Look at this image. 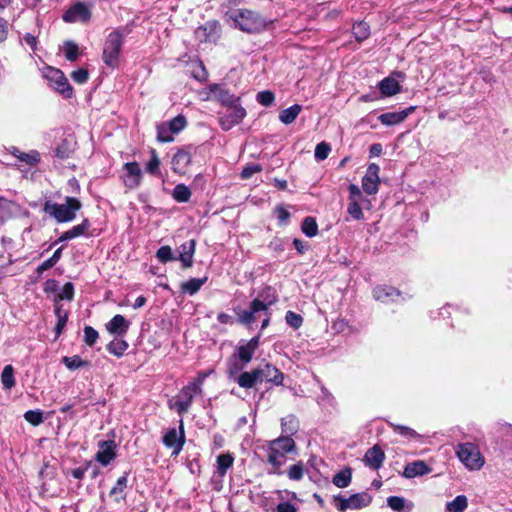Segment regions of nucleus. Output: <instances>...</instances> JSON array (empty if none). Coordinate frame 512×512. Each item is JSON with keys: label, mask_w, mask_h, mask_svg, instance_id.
Listing matches in <instances>:
<instances>
[{"label": "nucleus", "mask_w": 512, "mask_h": 512, "mask_svg": "<svg viewBox=\"0 0 512 512\" xmlns=\"http://www.w3.org/2000/svg\"><path fill=\"white\" fill-rule=\"evenodd\" d=\"M45 77L49 81L51 87H53L65 98H70L72 96V87L70 86L62 71L56 68L48 67L45 71Z\"/></svg>", "instance_id": "obj_13"}, {"label": "nucleus", "mask_w": 512, "mask_h": 512, "mask_svg": "<svg viewBox=\"0 0 512 512\" xmlns=\"http://www.w3.org/2000/svg\"><path fill=\"white\" fill-rule=\"evenodd\" d=\"M191 162V154L184 149H179L172 157L171 168L174 173L185 175L188 172Z\"/></svg>", "instance_id": "obj_20"}, {"label": "nucleus", "mask_w": 512, "mask_h": 512, "mask_svg": "<svg viewBox=\"0 0 512 512\" xmlns=\"http://www.w3.org/2000/svg\"><path fill=\"white\" fill-rule=\"evenodd\" d=\"M282 432L286 433L289 437L293 435L298 429V422L292 415H288L281 420Z\"/></svg>", "instance_id": "obj_43"}, {"label": "nucleus", "mask_w": 512, "mask_h": 512, "mask_svg": "<svg viewBox=\"0 0 512 512\" xmlns=\"http://www.w3.org/2000/svg\"><path fill=\"white\" fill-rule=\"evenodd\" d=\"M305 472L304 464L300 461L287 470V476L290 480L299 481L303 478Z\"/></svg>", "instance_id": "obj_47"}, {"label": "nucleus", "mask_w": 512, "mask_h": 512, "mask_svg": "<svg viewBox=\"0 0 512 512\" xmlns=\"http://www.w3.org/2000/svg\"><path fill=\"white\" fill-rule=\"evenodd\" d=\"M301 111L302 106L294 104L280 112L279 120L285 125L291 124L296 120Z\"/></svg>", "instance_id": "obj_32"}, {"label": "nucleus", "mask_w": 512, "mask_h": 512, "mask_svg": "<svg viewBox=\"0 0 512 512\" xmlns=\"http://www.w3.org/2000/svg\"><path fill=\"white\" fill-rule=\"evenodd\" d=\"M1 382L3 388L10 390L15 386L14 368L12 365H6L1 373Z\"/></svg>", "instance_id": "obj_37"}, {"label": "nucleus", "mask_w": 512, "mask_h": 512, "mask_svg": "<svg viewBox=\"0 0 512 512\" xmlns=\"http://www.w3.org/2000/svg\"><path fill=\"white\" fill-rule=\"evenodd\" d=\"M231 98L232 96L225 93L221 99L223 103H227L229 105L226 112L219 118L220 126L225 131L232 129L246 116V110L238 103V100Z\"/></svg>", "instance_id": "obj_6"}, {"label": "nucleus", "mask_w": 512, "mask_h": 512, "mask_svg": "<svg viewBox=\"0 0 512 512\" xmlns=\"http://www.w3.org/2000/svg\"><path fill=\"white\" fill-rule=\"evenodd\" d=\"M196 241L191 239L185 243H183L179 247V257L182 267L189 268L193 265V256L195 253Z\"/></svg>", "instance_id": "obj_26"}, {"label": "nucleus", "mask_w": 512, "mask_h": 512, "mask_svg": "<svg viewBox=\"0 0 512 512\" xmlns=\"http://www.w3.org/2000/svg\"><path fill=\"white\" fill-rule=\"evenodd\" d=\"M399 82L392 76L386 77L379 83V89L384 96H393L400 92Z\"/></svg>", "instance_id": "obj_30"}, {"label": "nucleus", "mask_w": 512, "mask_h": 512, "mask_svg": "<svg viewBox=\"0 0 512 512\" xmlns=\"http://www.w3.org/2000/svg\"><path fill=\"white\" fill-rule=\"evenodd\" d=\"M197 395H201V393L188 383L176 396L168 401V406L182 416L188 412L194 397Z\"/></svg>", "instance_id": "obj_9"}, {"label": "nucleus", "mask_w": 512, "mask_h": 512, "mask_svg": "<svg viewBox=\"0 0 512 512\" xmlns=\"http://www.w3.org/2000/svg\"><path fill=\"white\" fill-rule=\"evenodd\" d=\"M352 478V473L349 468L341 470L333 477V484L339 488L347 487Z\"/></svg>", "instance_id": "obj_42"}, {"label": "nucleus", "mask_w": 512, "mask_h": 512, "mask_svg": "<svg viewBox=\"0 0 512 512\" xmlns=\"http://www.w3.org/2000/svg\"><path fill=\"white\" fill-rule=\"evenodd\" d=\"M156 257L161 263H167L176 259L170 246H161L156 253Z\"/></svg>", "instance_id": "obj_50"}, {"label": "nucleus", "mask_w": 512, "mask_h": 512, "mask_svg": "<svg viewBox=\"0 0 512 512\" xmlns=\"http://www.w3.org/2000/svg\"><path fill=\"white\" fill-rule=\"evenodd\" d=\"M61 254L62 248H58L49 259L45 260L38 266L37 271L41 273L52 268L60 260Z\"/></svg>", "instance_id": "obj_48"}, {"label": "nucleus", "mask_w": 512, "mask_h": 512, "mask_svg": "<svg viewBox=\"0 0 512 512\" xmlns=\"http://www.w3.org/2000/svg\"><path fill=\"white\" fill-rule=\"evenodd\" d=\"M62 361L69 370H77L83 367L90 366L89 361L83 360L78 355H73L70 357L65 356L63 357Z\"/></svg>", "instance_id": "obj_39"}, {"label": "nucleus", "mask_w": 512, "mask_h": 512, "mask_svg": "<svg viewBox=\"0 0 512 512\" xmlns=\"http://www.w3.org/2000/svg\"><path fill=\"white\" fill-rule=\"evenodd\" d=\"M455 452L459 461L469 471H479L485 465V457L480 448L472 442L459 443Z\"/></svg>", "instance_id": "obj_4"}, {"label": "nucleus", "mask_w": 512, "mask_h": 512, "mask_svg": "<svg viewBox=\"0 0 512 512\" xmlns=\"http://www.w3.org/2000/svg\"><path fill=\"white\" fill-rule=\"evenodd\" d=\"M274 301V299H271L267 303H264L259 299H254L251 302L249 309L242 311L239 315L240 322L245 325H251L260 317L261 313H263L264 319L262 321L261 329L266 328L270 321L268 306L273 304Z\"/></svg>", "instance_id": "obj_7"}, {"label": "nucleus", "mask_w": 512, "mask_h": 512, "mask_svg": "<svg viewBox=\"0 0 512 512\" xmlns=\"http://www.w3.org/2000/svg\"><path fill=\"white\" fill-rule=\"evenodd\" d=\"M379 183V166L374 163L370 164L362 178V188L365 193L374 195L378 192Z\"/></svg>", "instance_id": "obj_18"}, {"label": "nucleus", "mask_w": 512, "mask_h": 512, "mask_svg": "<svg viewBox=\"0 0 512 512\" xmlns=\"http://www.w3.org/2000/svg\"><path fill=\"white\" fill-rule=\"evenodd\" d=\"M373 296L377 301L386 303L396 301L400 297V292L390 286H377L373 290Z\"/></svg>", "instance_id": "obj_27"}, {"label": "nucleus", "mask_w": 512, "mask_h": 512, "mask_svg": "<svg viewBox=\"0 0 512 512\" xmlns=\"http://www.w3.org/2000/svg\"><path fill=\"white\" fill-rule=\"evenodd\" d=\"M190 72L193 78L198 81H206L208 78V72L206 71L201 61H193L190 64Z\"/></svg>", "instance_id": "obj_41"}, {"label": "nucleus", "mask_w": 512, "mask_h": 512, "mask_svg": "<svg viewBox=\"0 0 512 512\" xmlns=\"http://www.w3.org/2000/svg\"><path fill=\"white\" fill-rule=\"evenodd\" d=\"M12 203L4 197L0 196V219L6 218L10 213Z\"/></svg>", "instance_id": "obj_64"}, {"label": "nucleus", "mask_w": 512, "mask_h": 512, "mask_svg": "<svg viewBox=\"0 0 512 512\" xmlns=\"http://www.w3.org/2000/svg\"><path fill=\"white\" fill-rule=\"evenodd\" d=\"M57 324L55 327L56 336H59L62 333L66 323H67V312L62 311L60 308H57L56 311Z\"/></svg>", "instance_id": "obj_53"}, {"label": "nucleus", "mask_w": 512, "mask_h": 512, "mask_svg": "<svg viewBox=\"0 0 512 512\" xmlns=\"http://www.w3.org/2000/svg\"><path fill=\"white\" fill-rule=\"evenodd\" d=\"M190 189L184 184H178L175 186L172 192V197L175 201L179 203L188 202L191 198Z\"/></svg>", "instance_id": "obj_38"}, {"label": "nucleus", "mask_w": 512, "mask_h": 512, "mask_svg": "<svg viewBox=\"0 0 512 512\" xmlns=\"http://www.w3.org/2000/svg\"><path fill=\"white\" fill-rule=\"evenodd\" d=\"M64 50L67 60L75 61L78 58V46L75 43L67 42Z\"/></svg>", "instance_id": "obj_58"}, {"label": "nucleus", "mask_w": 512, "mask_h": 512, "mask_svg": "<svg viewBox=\"0 0 512 512\" xmlns=\"http://www.w3.org/2000/svg\"><path fill=\"white\" fill-rule=\"evenodd\" d=\"M256 99H257L258 103H260L263 106L268 107L273 104L275 97L271 91L264 90L257 94Z\"/></svg>", "instance_id": "obj_55"}, {"label": "nucleus", "mask_w": 512, "mask_h": 512, "mask_svg": "<svg viewBox=\"0 0 512 512\" xmlns=\"http://www.w3.org/2000/svg\"><path fill=\"white\" fill-rule=\"evenodd\" d=\"M174 133L167 125V123H162L157 127V139L162 143L172 142L174 140Z\"/></svg>", "instance_id": "obj_44"}, {"label": "nucleus", "mask_w": 512, "mask_h": 512, "mask_svg": "<svg viewBox=\"0 0 512 512\" xmlns=\"http://www.w3.org/2000/svg\"><path fill=\"white\" fill-rule=\"evenodd\" d=\"M130 327V322L120 314L115 315L109 322L105 324L106 330L117 336H124Z\"/></svg>", "instance_id": "obj_23"}, {"label": "nucleus", "mask_w": 512, "mask_h": 512, "mask_svg": "<svg viewBox=\"0 0 512 512\" xmlns=\"http://www.w3.org/2000/svg\"><path fill=\"white\" fill-rule=\"evenodd\" d=\"M24 418L26 421L31 423L32 425H39L43 421V416L40 411L29 410L24 414Z\"/></svg>", "instance_id": "obj_57"}, {"label": "nucleus", "mask_w": 512, "mask_h": 512, "mask_svg": "<svg viewBox=\"0 0 512 512\" xmlns=\"http://www.w3.org/2000/svg\"><path fill=\"white\" fill-rule=\"evenodd\" d=\"M262 170V167L259 164H249L245 166L241 172V177L243 179H249L255 173H258Z\"/></svg>", "instance_id": "obj_63"}, {"label": "nucleus", "mask_w": 512, "mask_h": 512, "mask_svg": "<svg viewBox=\"0 0 512 512\" xmlns=\"http://www.w3.org/2000/svg\"><path fill=\"white\" fill-rule=\"evenodd\" d=\"M259 346V337H253L248 342L238 346L237 351L228 360L227 364L246 367L252 360L256 349Z\"/></svg>", "instance_id": "obj_11"}, {"label": "nucleus", "mask_w": 512, "mask_h": 512, "mask_svg": "<svg viewBox=\"0 0 512 512\" xmlns=\"http://www.w3.org/2000/svg\"><path fill=\"white\" fill-rule=\"evenodd\" d=\"M385 460V454L380 446L374 445L372 448L368 449L364 456V463L366 466L377 470L379 469Z\"/></svg>", "instance_id": "obj_25"}, {"label": "nucleus", "mask_w": 512, "mask_h": 512, "mask_svg": "<svg viewBox=\"0 0 512 512\" xmlns=\"http://www.w3.org/2000/svg\"><path fill=\"white\" fill-rule=\"evenodd\" d=\"M74 296V286L72 283L68 282L64 284V286L61 288L58 297L61 300H72Z\"/></svg>", "instance_id": "obj_60"}, {"label": "nucleus", "mask_w": 512, "mask_h": 512, "mask_svg": "<svg viewBox=\"0 0 512 512\" xmlns=\"http://www.w3.org/2000/svg\"><path fill=\"white\" fill-rule=\"evenodd\" d=\"M99 337L98 332L91 326L84 328V341L88 346H93Z\"/></svg>", "instance_id": "obj_56"}, {"label": "nucleus", "mask_w": 512, "mask_h": 512, "mask_svg": "<svg viewBox=\"0 0 512 512\" xmlns=\"http://www.w3.org/2000/svg\"><path fill=\"white\" fill-rule=\"evenodd\" d=\"M406 500L400 496H390L387 499V505L394 511L401 512L404 510Z\"/></svg>", "instance_id": "obj_52"}, {"label": "nucleus", "mask_w": 512, "mask_h": 512, "mask_svg": "<svg viewBox=\"0 0 512 512\" xmlns=\"http://www.w3.org/2000/svg\"><path fill=\"white\" fill-rule=\"evenodd\" d=\"M255 369L258 375L259 383L265 381L276 386L282 385L284 374L274 365L266 363L265 365L259 366Z\"/></svg>", "instance_id": "obj_17"}, {"label": "nucleus", "mask_w": 512, "mask_h": 512, "mask_svg": "<svg viewBox=\"0 0 512 512\" xmlns=\"http://www.w3.org/2000/svg\"><path fill=\"white\" fill-rule=\"evenodd\" d=\"M234 457L230 453L220 454L216 461V473L223 477L229 468L232 467Z\"/></svg>", "instance_id": "obj_34"}, {"label": "nucleus", "mask_w": 512, "mask_h": 512, "mask_svg": "<svg viewBox=\"0 0 512 512\" xmlns=\"http://www.w3.org/2000/svg\"><path fill=\"white\" fill-rule=\"evenodd\" d=\"M225 16L232 26L246 33L262 32L269 23L259 13L249 9L229 10Z\"/></svg>", "instance_id": "obj_2"}, {"label": "nucleus", "mask_w": 512, "mask_h": 512, "mask_svg": "<svg viewBox=\"0 0 512 512\" xmlns=\"http://www.w3.org/2000/svg\"><path fill=\"white\" fill-rule=\"evenodd\" d=\"M371 500V496L364 492L352 494L348 498L342 496L334 497L335 506L341 512L348 509L356 510L367 507L371 503Z\"/></svg>", "instance_id": "obj_12"}, {"label": "nucleus", "mask_w": 512, "mask_h": 512, "mask_svg": "<svg viewBox=\"0 0 512 512\" xmlns=\"http://www.w3.org/2000/svg\"><path fill=\"white\" fill-rule=\"evenodd\" d=\"M12 155L16 159H18V161L20 163H23L24 165H27V166H34L40 160L39 153L34 150H32L30 152H23L17 148H13Z\"/></svg>", "instance_id": "obj_29"}, {"label": "nucleus", "mask_w": 512, "mask_h": 512, "mask_svg": "<svg viewBox=\"0 0 512 512\" xmlns=\"http://www.w3.org/2000/svg\"><path fill=\"white\" fill-rule=\"evenodd\" d=\"M468 507V498L465 495H458L445 504V512H464Z\"/></svg>", "instance_id": "obj_33"}, {"label": "nucleus", "mask_w": 512, "mask_h": 512, "mask_svg": "<svg viewBox=\"0 0 512 512\" xmlns=\"http://www.w3.org/2000/svg\"><path fill=\"white\" fill-rule=\"evenodd\" d=\"M167 125L170 127L174 134L181 132L187 125L186 118L183 115H177L171 119Z\"/></svg>", "instance_id": "obj_49"}, {"label": "nucleus", "mask_w": 512, "mask_h": 512, "mask_svg": "<svg viewBox=\"0 0 512 512\" xmlns=\"http://www.w3.org/2000/svg\"><path fill=\"white\" fill-rule=\"evenodd\" d=\"M91 16L92 12L89 5L84 2H76L66 9L62 19L66 23H88Z\"/></svg>", "instance_id": "obj_14"}, {"label": "nucleus", "mask_w": 512, "mask_h": 512, "mask_svg": "<svg viewBox=\"0 0 512 512\" xmlns=\"http://www.w3.org/2000/svg\"><path fill=\"white\" fill-rule=\"evenodd\" d=\"M124 174L122 176L123 183L128 189H136L140 186L143 172L138 162H127L123 166Z\"/></svg>", "instance_id": "obj_16"}, {"label": "nucleus", "mask_w": 512, "mask_h": 512, "mask_svg": "<svg viewBox=\"0 0 512 512\" xmlns=\"http://www.w3.org/2000/svg\"><path fill=\"white\" fill-rule=\"evenodd\" d=\"M128 346L129 345L125 340L114 339L107 345V350L109 351V353L115 355L116 357H121L128 349Z\"/></svg>", "instance_id": "obj_40"}, {"label": "nucleus", "mask_w": 512, "mask_h": 512, "mask_svg": "<svg viewBox=\"0 0 512 512\" xmlns=\"http://www.w3.org/2000/svg\"><path fill=\"white\" fill-rule=\"evenodd\" d=\"M286 322L293 328L297 329L302 324V317L292 311H288L285 316Z\"/></svg>", "instance_id": "obj_62"}, {"label": "nucleus", "mask_w": 512, "mask_h": 512, "mask_svg": "<svg viewBox=\"0 0 512 512\" xmlns=\"http://www.w3.org/2000/svg\"><path fill=\"white\" fill-rule=\"evenodd\" d=\"M393 427H394L395 432H397L398 434H400L404 437H408V438H419L420 437L419 434L415 430H413L407 426L395 425Z\"/></svg>", "instance_id": "obj_61"}, {"label": "nucleus", "mask_w": 512, "mask_h": 512, "mask_svg": "<svg viewBox=\"0 0 512 512\" xmlns=\"http://www.w3.org/2000/svg\"><path fill=\"white\" fill-rule=\"evenodd\" d=\"M88 228L89 221L87 219H84L81 224L73 226L71 229L63 232L58 238V240L53 243V245L59 242H65L80 237L85 234Z\"/></svg>", "instance_id": "obj_28"}, {"label": "nucleus", "mask_w": 512, "mask_h": 512, "mask_svg": "<svg viewBox=\"0 0 512 512\" xmlns=\"http://www.w3.org/2000/svg\"><path fill=\"white\" fill-rule=\"evenodd\" d=\"M302 232L308 237H314L318 233V225L314 218L306 217L301 226Z\"/></svg>", "instance_id": "obj_46"}, {"label": "nucleus", "mask_w": 512, "mask_h": 512, "mask_svg": "<svg viewBox=\"0 0 512 512\" xmlns=\"http://www.w3.org/2000/svg\"><path fill=\"white\" fill-rule=\"evenodd\" d=\"M206 281H207V277L192 278V279L184 282L181 285V289L183 292L193 295L200 290V288Z\"/></svg>", "instance_id": "obj_36"}, {"label": "nucleus", "mask_w": 512, "mask_h": 512, "mask_svg": "<svg viewBox=\"0 0 512 512\" xmlns=\"http://www.w3.org/2000/svg\"><path fill=\"white\" fill-rule=\"evenodd\" d=\"M128 483V474L125 473L123 476L119 477L115 486L110 490V496L115 498L117 503L125 500L124 491L127 487Z\"/></svg>", "instance_id": "obj_31"}, {"label": "nucleus", "mask_w": 512, "mask_h": 512, "mask_svg": "<svg viewBox=\"0 0 512 512\" xmlns=\"http://www.w3.org/2000/svg\"><path fill=\"white\" fill-rule=\"evenodd\" d=\"M348 192L347 214L353 220L363 221L365 219L364 210L369 211L372 208L371 200L355 184L348 186Z\"/></svg>", "instance_id": "obj_5"}, {"label": "nucleus", "mask_w": 512, "mask_h": 512, "mask_svg": "<svg viewBox=\"0 0 512 512\" xmlns=\"http://www.w3.org/2000/svg\"><path fill=\"white\" fill-rule=\"evenodd\" d=\"M414 106H410L401 111L387 112L380 114L378 120L385 126H393L402 123L413 111Z\"/></svg>", "instance_id": "obj_21"}, {"label": "nucleus", "mask_w": 512, "mask_h": 512, "mask_svg": "<svg viewBox=\"0 0 512 512\" xmlns=\"http://www.w3.org/2000/svg\"><path fill=\"white\" fill-rule=\"evenodd\" d=\"M352 33L358 41H363L369 37L370 29L367 23L357 22L353 25Z\"/></svg>", "instance_id": "obj_45"}, {"label": "nucleus", "mask_w": 512, "mask_h": 512, "mask_svg": "<svg viewBox=\"0 0 512 512\" xmlns=\"http://www.w3.org/2000/svg\"><path fill=\"white\" fill-rule=\"evenodd\" d=\"M82 207L81 202L74 197H66L65 203L46 201L43 210L59 223L71 222L76 218V213Z\"/></svg>", "instance_id": "obj_3"}, {"label": "nucleus", "mask_w": 512, "mask_h": 512, "mask_svg": "<svg viewBox=\"0 0 512 512\" xmlns=\"http://www.w3.org/2000/svg\"><path fill=\"white\" fill-rule=\"evenodd\" d=\"M212 371L213 370L199 372L197 376L191 382H189V384L202 394L203 383L205 379L212 373Z\"/></svg>", "instance_id": "obj_54"}, {"label": "nucleus", "mask_w": 512, "mask_h": 512, "mask_svg": "<svg viewBox=\"0 0 512 512\" xmlns=\"http://www.w3.org/2000/svg\"><path fill=\"white\" fill-rule=\"evenodd\" d=\"M245 367L236 364H227V375L230 380L236 382L241 388L250 389L259 383L256 369L242 372Z\"/></svg>", "instance_id": "obj_10"}, {"label": "nucleus", "mask_w": 512, "mask_h": 512, "mask_svg": "<svg viewBox=\"0 0 512 512\" xmlns=\"http://www.w3.org/2000/svg\"><path fill=\"white\" fill-rule=\"evenodd\" d=\"M330 151H331V147L328 143L321 142V143L317 144V146L315 148V152H314L315 159L317 161L325 160L328 157Z\"/></svg>", "instance_id": "obj_51"}, {"label": "nucleus", "mask_w": 512, "mask_h": 512, "mask_svg": "<svg viewBox=\"0 0 512 512\" xmlns=\"http://www.w3.org/2000/svg\"><path fill=\"white\" fill-rule=\"evenodd\" d=\"M150 154V159L145 164V171L153 176H161V161L158 157V154L154 149L151 150Z\"/></svg>", "instance_id": "obj_35"}, {"label": "nucleus", "mask_w": 512, "mask_h": 512, "mask_svg": "<svg viewBox=\"0 0 512 512\" xmlns=\"http://www.w3.org/2000/svg\"><path fill=\"white\" fill-rule=\"evenodd\" d=\"M263 449L266 453V460L271 466L268 474L281 475V467L286 462V455L295 450V442L289 436L279 437L269 441Z\"/></svg>", "instance_id": "obj_1"}, {"label": "nucleus", "mask_w": 512, "mask_h": 512, "mask_svg": "<svg viewBox=\"0 0 512 512\" xmlns=\"http://www.w3.org/2000/svg\"><path fill=\"white\" fill-rule=\"evenodd\" d=\"M122 44L123 36L119 31H113L108 35L103 50V61L107 66H117Z\"/></svg>", "instance_id": "obj_8"}, {"label": "nucleus", "mask_w": 512, "mask_h": 512, "mask_svg": "<svg viewBox=\"0 0 512 512\" xmlns=\"http://www.w3.org/2000/svg\"><path fill=\"white\" fill-rule=\"evenodd\" d=\"M220 25L216 21L206 22L195 30V37L199 42H215L219 37Z\"/></svg>", "instance_id": "obj_19"}, {"label": "nucleus", "mask_w": 512, "mask_h": 512, "mask_svg": "<svg viewBox=\"0 0 512 512\" xmlns=\"http://www.w3.org/2000/svg\"><path fill=\"white\" fill-rule=\"evenodd\" d=\"M185 442V434L183 420L179 421V430L176 428L169 429L163 436V443L167 448L173 450L172 454L177 455L183 448Z\"/></svg>", "instance_id": "obj_15"}, {"label": "nucleus", "mask_w": 512, "mask_h": 512, "mask_svg": "<svg viewBox=\"0 0 512 512\" xmlns=\"http://www.w3.org/2000/svg\"><path fill=\"white\" fill-rule=\"evenodd\" d=\"M89 73L84 68H79L71 73V78L78 84H84L87 82Z\"/></svg>", "instance_id": "obj_59"}, {"label": "nucleus", "mask_w": 512, "mask_h": 512, "mask_svg": "<svg viewBox=\"0 0 512 512\" xmlns=\"http://www.w3.org/2000/svg\"><path fill=\"white\" fill-rule=\"evenodd\" d=\"M432 471V468L429 467L424 461L416 460L408 463L404 471L402 473L403 477L407 479H412L415 477L423 476L429 474Z\"/></svg>", "instance_id": "obj_24"}, {"label": "nucleus", "mask_w": 512, "mask_h": 512, "mask_svg": "<svg viewBox=\"0 0 512 512\" xmlns=\"http://www.w3.org/2000/svg\"><path fill=\"white\" fill-rule=\"evenodd\" d=\"M116 457V444L112 440L102 441L96 453V460L103 466H107Z\"/></svg>", "instance_id": "obj_22"}]
</instances>
